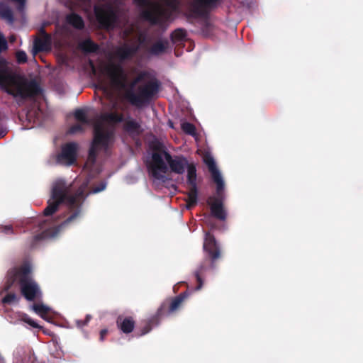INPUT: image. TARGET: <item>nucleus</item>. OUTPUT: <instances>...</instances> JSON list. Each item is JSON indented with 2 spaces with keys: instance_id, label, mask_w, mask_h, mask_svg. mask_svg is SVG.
<instances>
[{
  "instance_id": "obj_1",
  "label": "nucleus",
  "mask_w": 363,
  "mask_h": 363,
  "mask_svg": "<svg viewBox=\"0 0 363 363\" xmlns=\"http://www.w3.org/2000/svg\"><path fill=\"white\" fill-rule=\"evenodd\" d=\"M87 186V182H84L76 192L72 194V183L67 184L65 180L62 179H57L53 183L51 197L48 201L47 207L43 211V214L45 216L52 215L58 210L60 205L65 202L68 204L72 213L57 225V228L47 227L46 220L39 222L38 226L42 232L33 237L30 247H34L39 241L53 238L57 231L66 227L79 216L81 206L86 198L85 192Z\"/></svg>"
},
{
  "instance_id": "obj_2",
  "label": "nucleus",
  "mask_w": 363,
  "mask_h": 363,
  "mask_svg": "<svg viewBox=\"0 0 363 363\" xmlns=\"http://www.w3.org/2000/svg\"><path fill=\"white\" fill-rule=\"evenodd\" d=\"M105 74L110 79L111 86L116 90H125L123 99L132 106L140 108L147 104L157 94L160 89L161 83L157 79H151L137 89V93L133 91L135 86L140 82L143 76L136 77L127 88L128 74L120 64L111 63L104 68Z\"/></svg>"
},
{
  "instance_id": "obj_3",
  "label": "nucleus",
  "mask_w": 363,
  "mask_h": 363,
  "mask_svg": "<svg viewBox=\"0 0 363 363\" xmlns=\"http://www.w3.org/2000/svg\"><path fill=\"white\" fill-rule=\"evenodd\" d=\"M0 88L21 101L33 99L42 94L43 89L35 79L28 80L16 74L9 65L7 60L0 55Z\"/></svg>"
},
{
  "instance_id": "obj_4",
  "label": "nucleus",
  "mask_w": 363,
  "mask_h": 363,
  "mask_svg": "<svg viewBox=\"0 0 363 363\" xmlns=\"http://www.w3.org/2000/svg\"><path fill=\"white\" fill-rule=\"evenodd\" d=\"M32 269L29 263H23L20 267H13L8 271V284L6 289H9L15 281L20 285L21 294L28 301H33L41 296L42 293L38 284L31 277Z\"/></svg>"
},
{
  "instance_id": "obj_5",
  "label": "nucleus",
  "mask_w": 363,
  "mask_h": 363,
  "mask_svg": "<svg viewBox=\"0 0 363 363\" xmlns=\"http://www.w3.org/2000/svg\"><path fill=\"white\" fill-rule=\"evenodd\" d=\"M203 250L205 253V259L201 262L194 274L198 283L196 287V290L202 288L203 281L202 279L203 274L208 269H214L216 262L221 257V251L218 243L214 235L211 233L205 234Z\"/></svg>"
},
{
  "instance_id": "obj_6",
  "label": "nucleus",
  "mask_w": 363,
  "mask_h": 363,
  "mask_svg": "<svg viewBox=\"0 0 363 363\" xmlns=\"http://www.w3.org/2000/svg\"><path fill=\"white\" fill-rule=\"evenodd\" d=\"M94 12L101 28L112 29L118 19V9L111 3L95 5Z\"/></svg>"
},
{
  "instance_id": "obj_7",
  "label": "nucleus",
  "mask_w": 363,
  "mask_h": 363,
  "mask_svg": "<svg viewBox=\"0 0 363 363\" xmlns=\"http://www.w3.org/2000/svg\"><path fill=\"white\" fill-rule=\"evenodd\" d=\"M133 3L141 8H145L141 12V16L152 25H162L164 18L167 19L169 13L158 5H152L150 9H147L150 6L149 0H133Z\"/></svg>"
},
{
  "instance_id": "obj_8",
  "label": "nucleus",
  "mask_w": 363,
  "mask_h": 363,
  "mask_svg": "<svg viewBox=\"0 0 363 363\" xmlns=\"http://www.w3.org/2000/svg\"><path fill=\"white\" fill-rule=\"evenodd\" d=\"M222 0H189L186 8L189 16L192 18L203 17L218 7Z\"/></svg>"
},
{
  "instance_id": "obj_9",
  "label": "nucleus",
  "mask_w": 363,
  "mask_h": 363,
  "mask_svg": "<svg viewBox=\"0 0 363 363\" xmlns=\"http://www.w3.org/2000/svg\"><path fill=\"white\" fill-rule=\"evenodd\" d=\"M78 145L74 142L67 143L62 146L61 152L56 157L60 164L71 166L77 162Z\"/></svg>"
},
{
  "instance_id": "obj_10",
  "label": "nucleus",
  "mask_w": 363,
  "mask_h": 363,
  "mask_svg": "<svg viewBox=\"0 0 363 363\" xmlns=\"http://www.w3.org/2000/svg\"><path fill=\"white\" fill-rule=\"evenodd\" d=\"M187 296L186 292H182L174 298L166 299L157 309L158 315L167 316L177 311Z\"/></svg>"
},
{
  "instance_id": "obj_11",
  "label": "nucleus",
  "mask_w": 363,
  "mask_h": 363,
  "mask_svg": "<svg viewBox=\"0 0 363 363\" xmlns=\"http://www.w3.org/2000/svg\"><path fill=\"white\" fill-rule=\"evenodd\" d=\"M148 169L151 175L156 179L164 181V175L168 171V167L164 162L162 155L159 152H153L152 155V162L148 165Z\"/></svg>"
},
{
  "instance_id": "obj_12",
  "label": "nucleus",
  "mask_w": 363,
  "mask_h": 363,
  "mask_svg": "<svg viewBox=\"0 0 363 363\" xmlns=\"http://www.w3.org/2000/svg\"><path fill=\"white\" fill-rule=\"evenodd\" d=\"M203 160L211 173L213 181L216 184V194L220 196L222 191L224 190L225 184L220 172L217 168L216 162L213 157L209 154L205 155L203 157Z\"/></svg>"
},
{
  "instance_id": "obj_13",
  "label": "nucleus",
  "mask_w": 363,
  "mask_h": 363,
  "mask_svg": "<svg viewBox=\"0 0 363 363\" xmlns=\"http://www.w3.org/2000/svg\"><path fill=\"white\" fill-rule=\"evenodd\" d=\"M162 153L172 172L177 174H182L184 173L189 162L184 155H179L172 156L169 152L165 150H163Z\"/></svg>"
},
{
  "instance_id": "obj_14",
  "label": "nucleus",
  "mask_w": 363,
  "mask_h": 363,
  "mask_svg": "<svg viewBox=\"0 0 363 363\" xmlns=\"http://www.w3.org/2000/svg\"><path fill=\"white\" fill-rule=\"evenodd\" d=\"M52 37L48 34L45 29L42 27L39 30V36L35 38L32 54L37 55L39 52L49 51L51 48Z\"/></svg>"
},
{
  "instance_id": "obj_15",
  "label": "nucleus",
  "mask_w": 363,
  "mask_h": 363,
  "mask_svg": "<svg viewBox=\"0 0 363 363\" xmlns=\"http://www.w3.org/2000/svg\"><path fill=\"white\" fill-rule=\"evenodd\" d=\"M223 190L220 196L217 194L216 197L210 196L207 202L210 205L212 216L220 220L224 221L226 219L227 214L223 208Z\"/></svg>"
},
{
  "instance_id": "obj_16",
  "label": "nucleus",
  "mask_w": 363,
  "mask_h": 363,
  "mask_svg": "<svg viewBox=\"0 0 363 363\" xmlns=\"http://www.w3.org/2000/svg\"><path fill=\"white\" fill-rule=\"evenodd\" d=\"M112 134L109 131L104 130L100 125H96L94 130V139L92 143L94 146L106 149Z\"/></svg>"
},
{
  "instance_id": "obj_17",
  "label": "nucleus",
  "mask_w": 363,
  "mask_h": 363,
  "mask_svg": "<svg viewBox=\"0 0 363 363\" xmlns=\"http://www.w3.org/2000/svg\"><path fill=\"white\" fill-rule=\"evenodd\" d=\"M116 323L117 328L125 334L132 333L135 326V320L133 316L119 315Z\"/></svg>"
},
{
  "instance_id": "obj_18",
  "label": "nucleus",
  "mask_w": 363,
  "mask_h": 363,
  "mask_svg": "<svg viewBox=\"0 0 363 363\" xmlns=\"http://www.w3.org/2000/svg\"><path fill=\"white\" fill-rule=\"evenodd\" d=\"M139 49L140 48L138 45H124L117 49L116 55L121 60H125L133 57L138 52Z\"/></svg>"
},
{
  "instance_id": "obj_19",
  "label": "nucleus",
  "mask_w": 363,
  "mask_h": 363,
  "mask_svg": "<svg viewBox=\"0 0 363 363\" xmlns=\"http://www.w3.org/2000/svg\"><path fill=\"white\" fill-rule=\"evenodd\" d=\"M123 130L130 135H139L141 133L140 123L135 120L128 117L124 118Z\"/></svg>"
},
{
  "instance_id": "obj_20",
  "label": "nucleus",
  "mask_w": 363,
  "mask_h": 363,
  "mask_svg": "<svg viewBox=\"0 0 363 363\" xmlns=\"http://www.w3.org/2000/svg\"><path fill=\"white\" fill-rule=\"evenodd\" d=\"M100 119L108 123L117 124L124 121V116L122 113L111 111L101 113Z\"/></svg>"
},
{
  "instance_id": "obj_21",
  "label": "nucleus",
  "mask_w": 363,
  "mask_h": 363,
  "mask_svg": "<svg viewBox=\"0 0 363 363\" xmlns=\"http://www.w3.org/2000/svg\"><path fill=\"white\" fill-rule=\"evenodd\" d=\"M162 317L158 315V311L148 320H145L144 325L140 329V335H144L151 331L154 326L159 325L160 321Z\"/></svg>"
},
{
  "instance_id": "obj_22",
  "label": "nucleus",
  "mask_w": 363,
  "mask_h": 363,
  "mask_svg": "<svg viewBox=\"0 0 363 363\" xmlns=\"http://www.w3.org/2000/svg\"><path fill=\"white\" fill-rule=\"evenodd\" d=\"M187 170L186 184L188 187H197L196 167L194 163H189L186 167Z\"/></svg>"
},
{
  "instance_id": "obj_23",
  "label": "nucleus",
  "mask_w": 363,
  "mask_h": 363,
  "mask_svg": "<svg viewBox=\"0 0 363 363\" xmlns=\"http://www.w3.org/2000/svg\"><path fill=\"white\" fill-rule=\"evenodd\" d=\"M169 47V42L167 40H158L148 50L150 55L158 56L164 53Z\"/></svg>"
},
{
  "instance_id": "obj_24",
  "label": "nucleus",
  "mask_w": 363,
  "mask_h": 363,
  "mask_svg": "<svg viewBox=\"0 0 363 363\" xmlns=\"http://www.w3.org/2000/svg\"><path fill=\"white\" fill-rule=\"evenodd\" d=\"M67 23L77 30L84 29L85 24L81 16L75 13H71L66 16Z\"/></svg>"
},
{
  "instance_id": "obj_25",
  "label": "nucleus",
  "mask_w": 363,
  "mask_h": 363,
  "mask_svg": "<svg viewBox=\"0 0 363 363\" xmlns=\"http://www.w3.org/2000/svg\"><path fill=\"white\" fill-rule=\"evenodd\" d=\"M79 48L84 52L93 53L97 52L99 45L90 38L85 39L79 44Z\"/></svg>"
},
{
  "instance_id": "obj_26",
  "label": "nucleus",
  "mask_w": 363,
  "mask_h": 363,
  "mask_svg": "<svg viewBox=\"0 0 363 363\" xmlns=\"http://www.w3.org/2000/svg\"><path fill=\"white\" fill-rule=\"evenodd\" d=\"M0 17L9 23H13L14 18L11 9L5 3H0Z\"/></svg>"
},
{
  "instance_id": "obj_27",
  "label": "nucleus",
  "mask_w": 363,
  "mask_h": 363,
  "mask_svg": "<svg viewBox=\"0 0 363 363\" xmlns=\"http://www.w3.org/2000/svg\"><path fill=\"white\" fill-rule=\"evenodd\" d=\"M170 38L173 43L182 42L186 38V31L183 28H177L172 33Z\"/></svg>"
},
{
  "instance_id": "obj_28",
  "label": "nucleus",
  "mask_w": 363,
  "mask_h": 363,
  "mask_svg": "<svg viewBox=\"0 0 363 363\" xmlns=\"http://www.w3.org/2000/svg\"><path fill=\"white\" fill-rule=\"evenodd\" d=\"M74 118L82 124H89L86 112L82 108L76 109L74 113Z\"/></svg>"
},
{
  "instance_id": "obj_29",
  "label": "nucleus",
  "mask_w": 363,
  "mask_h": 363,
  "mask_svg": "<svg viewBox=\"0 0 363 363\" xmlns=\"http://www.w3.org/2000/svg\"><path fill=\"white\" fill-rule=\"evenodd\" d=\"M33 311L43 318H45V316L49 313L50 311V308L48 306L39 303L33 304Z\"/></svg>"
},
{
  "instance_id": "obj_30",
  "label": "nucleus",
  "mask_w": 363,
  "mask_h": 363,
  "mask_svg": "<svg viewBox=\"0 0 363 363\" xmlns=\"http://www.w3.org/2000/svg\"><path fill=\"white\" fill-rule=\"evenodd\" d=\"M186 201H190L193 204H197L198 202V187H188Z\"/></svg>"
},
{
  "instance_id": "obj_31",
  "label": "nucleus",
  "mask_w": 363,
  "mask_h": 363,
  "mask_svg": "<svg viewBox=\"0 0 363 363\" xmlns=\"http://www.w3.org/2000/svg\"><path fill=\"white\" fill-rule=\"evenodd\" d=\"M182 130L186 134L194 135L196 134V128L194 124L189 122H184L181 125Z\"/></svg>"
},
{
  "instance_id": "obj_32",
  "label": "nucleus",
  "mask_w": 363,
  "mask_h": 363,
  "mask_svg": "<svg viewBox=\"0 0 363 363\" xmlns=\"http://www.w3.org/2000/svg\"><path fill=\"white\" fill-rule=\"evenodd\" d=\"M16 62L18 64H24L27 62L28 57L26 53L23 50H18L16 53Z\"/></svg>"
},
{
  "instance_id": "obj_33",
  "label": "nucleus",
  "mask_w": 363,
  "mask_h": 363,
  "mask_svg": "<svg viewBox=\"0 0 363 363\" xmlns=\"http://www.w3.org/2000/svg\"><path fill=\"white\" fill-rule=\"evenodd\" d=\"M17 296L14 293H9L3 298L2 302L6 304H10L17 301Z\"/></svg>"
},
{
  "instance_id": "obj_34",
  "label": "nucleus",
  "mask_w": 363,
  "mask_h": 363,
  "mask_svg": "<svg viewBox=\"0 0 363 363\" xmlns=\"http://www.w3.org/2000/svg\"><path fill=\"white\" fill-rule=\"evenodd\" d=\"M83 127L82 125L80 124H74L73 125H72L69 128V130H68V133L69 134H75L77 133H79V132H82L83 131Z\"/></svg>"
},
{
  "instance_id": "obj_35",
  "label": "nucleus",
  "mask_w": 363,
  "mask_h": 363,
  "mask_svg": "<svg viewBox=\"0 0 363 363\" xmlns=\"http://www.w3.org/2000/svg\"><path fill=\"white\" fill-rule=\"evenodd\" d=\"M0 232L6 235H11L13 233V227L11 225L0 227Z\"/></svg>"
},
{
  "instance_id": "obj_36",
  "label": "nucleus",
  "mask_w": 363,
  "mask_h": 363,
  "mask_svg": "<svg viewBox=\"0 0 363 363\" xmlns=\"http://www.w3.org/2000/svg\"><path fill=\"white\" fill-rule=\"evenodd\" d=\"M7 42L4 35L0 33V52L7 49Z\"/></svg>"
},
{
  "instance_id": "obj_37",
  "label": "nucleus",
  "mask_w": 363,
  "mask_h": 363,
  "mask_svg": "<svg viewBox=\"0 0 363 363\" xmlns=\"http://www.w3.org/2000/svg\"><path fill=\"white\" fill-rule=\"evenodd\" d=\"M98 149H99L98 147L94 146L93 144H91L90 149L89 150L88 155H89V157H97Z\"/></svg>"
},
{
  "instance_id": "obj_38",
  "label": "nucleus",
  "mask_w": 363,
  "mask_h": 363,
  "mask_svg": "<svg viewBox=\"0 0 363 363\" xmlns=\"http://www.w3.org/2000/svg\"><path fill=\"white\" fill-rule=\"evenodd\" d=\"M24 321L26 323L29 324L33 328H40V325L35 320L31 319L30 318L27 317V318H24Z\"/></svg>"
},
{
  "instance_id": "obj_39",
  "label": "nucleus",
  "mask_w": 363,
  "mask_h": 363,
  "mask_svg": "<svg viewBox=\"0 0 363 363\" xmlns=\"http://www.w3.org/2000/svg\"><path fill=\"white\" fill-rule=\"evenodd\" d=\"M24 321L26 323L29 324L33 328H40V325L35 320L31 319L30 318L27 317V318H24Z\"/></svg>"
},
{
  "instance_id": "obj_40",
  "label": "nucleus",
  "mask_w": 363,
  "mask_h": 363,
  "mask_svg": "<svg viewBox=\"0 0 363 363\" xmlns=\"http://www.w3.org/2000/svg\"><path fill=\"white\" fill-rule=\"evenodd\" d=\"M91 318V316L90 315H86V319L84 320H77V325L79 328H82L84 327V325H86L87 324V323L89 321Z\"/></svg>"
},
{
  "instance_id": "obj_41",
  "label": "nucleus",
  "mask_w": 363,
  "mask_h": 363,
  "mask_svg": "<svg viewBox=\"0 0 363 363\" xmlns=\"http://www.w3.org/2000/svg\"><path fill=\"white\" fill-rule=\"evenodd\" d=\"M108 334V330L107 329H103L100 331V337H99V340L100 341H104L106 336Z\"/></svg>"
},
{
  "instance_id": "obj_42",
  "label": "nucleus",
  "mask_w": 363,
  "mask_h": 363,
  "mask_svg": "<svg viewBox=\"0 0 363 363\" xmlns=\"http://www.w3.org/2000/svg\"><path fill=\"white\" fill-rule=\"evenodd\" d=\"M96 161V157H89V155H88V159H87L86 164L87 165L89 164L91 166H93L95 164Z\"/></svg>"
},
{
  "instance_id": "obj_43",
  "label": "nucleus",
  "mask_w": 363,
  "mask_h": 363,
  "mask_svg": "<svg viewBox=\"0 0 363 363\" xmlns=\"http://www.w3.org/2000/svg\"><path fill=\"white\" fill-rule=\"evenodd\" d=\"M105 189V184H101L100 186L96 187L93 189L92 193H98L103 191Z\"/></svg>"
},
{
  "instance_id": "obj_44",
  "label": "nucleus",
  "mask_w": 363,
  "mask_h": 363,
  "mask_svg": "<svg viewBox=\"0 0 363 363\" xmlns=\"http://www.w3.org/2000/svg\"><path fill=\"white\" fill-rule=\"evenodd\" d=\"M138 40H139V43H140V44L144 43H145V35H143V34H140V36H139V38H138Z\"/></svg>"
},
{
  "instance_id": "obj_45",
  "label": "nucleus",
  "mask_w": 363,
  "mask_h": 363,
  "mask_svg": "<svg viewBox=\"0 0 363 363\" xmlns=\"http://www.w3.org/2000/svg\"><path fill=\"white\" fill-rule=\"evenodd\" d=\"M196 205V204H193V203H191L190 201H186V208H188V209H191V208H193L194 206H195Z\"/></svg>"
},
{
  "instance_id": "obj_46",
  "label": "nucleus",
  "mask_w": 363,
  "mask_h": 363,
  "mask_svg": "<svg viewBox=\"0 0 363 363\" xmlns=\"http://www.w3.org/2000/svg\"><path fill=\"white\" fill-rule=\"evenodd\" d=\"M116 108H117V103L116 102H113L111 104V110H116Z\"/></svg>"
},
{
  "instance_id": "obj_47",
  "label": "nucleus",
  "mask_w": 363,
  "mask_h": 363,
  "mask_svg": "<svg viewBox=\"0 0 363 363\" xmlns=\"http://www.w3.org/2000/svg\"><path fill=\"white\" fill-rule=\"evenodd\" d=\"M104 90L105 91H106L108 90V87H107L106 86H104Z\"/></svg>"
},
{
  "instance_id": "obj_48",
  "label": "nucleus",
  "mask_w": 363,
  "mask_h": 363,
  "mask_svg": "<svg viewBox=\"0 0 363 363\" xmlns=\"http://www.w3.org/2000/svg\"><path fill=\"white\" fill-rule=\"evenodd\" d=\"M70 10H74V7L72 6H69Z\"/></svg>"
}]
</instances>
